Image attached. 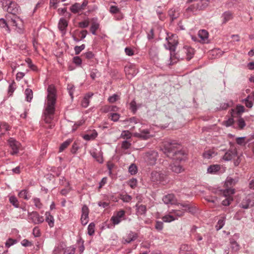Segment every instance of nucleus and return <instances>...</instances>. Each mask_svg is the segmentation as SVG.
<instances>
[{"label": "nucleus", "instance_id": "nucleus-1", "mask_svg": "<svg viewBox=\"0 0 254 254\" xmlns=\"http://www.w3.org/2000/svg\"><path fill=\"white\" fill-rule=\"evenodd\" d=\"M161 150L168 157L177 161L181 162L187 159V153L182 149L181 144L176 140L165 141Z\"/></svg>", "mask_w": 254, "mask_h": 254}, {"label": "nucleus", "instance_id": "nucleus-2", "mask_svg": "<svg viewBox=\"0 0 254 254\" xmlns=\"http://www.w3.org/2000/svg\"><path fill=\"white\" fill-rule=\"evenodd\" d=\"M176 45V44H172L170 42H168L167 45H164L166 49L169 50L170 51V59L171 61V63H174L173 62L174 59L178 60L186 59L189 61L193 57L194 52L193 48L188 46H185L177 53H175ZM175 62H176L175 61Z\"/></svg>", "mask_w": 254, "mask_h": 254}, {"label": "nucleus", "instance_id": "nucleus-3", "mask_svg": "<svg viewBox=\"0 0 254 254\" xmlns=\"http://www.w3.org/2000/svg\"><path fill=\"white\" fill-rule=\"evenodd\" d=\"M47 103L46 108L45 115L48 117L49 119H47L46 123H50L51 116L54 114L55 112V105L56 101V89L55 86L51 84L48 86L47 88Z\"/></svg>", "mask_w": 254, "mask_h": 254}, {"label": "nucleus", "instance_id": "nucleus-4", "mask_svg": "<svg viewBox=\"0 0 254 254\" xmlns=\"http://www.w3.org/2000/svg\"><path fill=\"white\" fill-rule=\"evenodd\" d=\"M254 206V194H249L242 200L239 206L243 209H248Z\"/></svg>", "mask_w": 254, "mask_h": 254}, {"label": "nucleus", "instance_id": "nucleus-5", "mask_svg": "<svg viewBox=\"0 0 254 254\" xmlns=\"http://www.w3.org/2000/svg\"><path fill=\"white\" fill-rule=\"evenodd\" d=\"M88 3V0H83L81 4L76 2L70 6V10L73 13H79L86 9Z\"/></svg>", "mask_w": 254, "mask_h": 254}, {"label": "nucleus", "instance_id": "nucleus-6", "mask_svg": "<svg viewBox=\"0 0 254 254\" xmlns=\"http://www.w3.org/2000/svg\"><path fill=\"white\" fill-rule=\"evenodd\" d=\"M235 193V190L232 188L225 189L223 191L225 199L222 202V204L224 206H229L231 202L233 200V198L231 195Z\"/></svg>", "mask_w": 254, "mask_h": 254}, {"label": "nucleus", "instance_id": "nucleus-7", "mask_svg": "<svg viewBox=\"0 0 254 254\" xmlns=\"http://www.w3.org/2000/svg\"><path fill=\"white\" fill-rule=\"evenodd\" d=\"M28 219L34 224H39L44 221V217L40 216L37 211L28 213Z\"/></svg>", "mask_w": 254, "mask_h": 254}, {"label": "nucleus", "instance_id": "nucleus-8", "mask_svg": "<svg viewBox=\"0 0 254 254\" xmlns=\"http://www.w3.org/2000/svg\"><path fill=\"white\" fill-rule=\"evenodd\" d=\"M7 142L9 147L12 150L11 154L14 155L17 154L19 152L20 143L13 137L9 138Z\"/></svg>", "mask_w": 254, "mask_h": 254}, {"label": "nucleus", "instance_id": "nucleus-9", "mask_svg": "<svg viewBox=\"0 0 254 254\" xmlns=\"http://www.w3.org/2000/svg\"><path fill=\"white\" fill-rule=\"evenodd\" d=\"M82 214L81 216V222L83 225H85L88 222V215L89 210L88 206L84 204L83 205L81 209Z\"/></svg>", "mask_w": 254, "mask_h": 254}, {"label": "nucleus", "instance_id": "nucleus-10", "mask_svg": "<svg viewBox=\"0 0 254 254\" xmlns=\"http://www.w3.org/2000/svg\"><path fill=\"white\" fill-rule=\"evenodd\" d=\"M165 177V174L160 172L153 171L151 179L153 182L162 183L164 181Z\"/></svg>", "mask_w": 254, "mask_h": 254}, {"label": "nucleus", "instance_id": "nucleus-11", "mask_svg": "<svg viewBox=\"0 0 254 254\" xmlns=\"http://www.w3.org/2000/svg\"><path fill=\"white\" fill-rule=\"evenodd\" d=\"M6 11L9 13L15 15L19 13L20 11L19 6L16 2L10 1L6 8Z\"/></svg>", "mask_w": 254, "mask_h": 254}, {"label": "nucleus", "instance_id": "nucleus-12", "mask_svg": "<svg viewBox=\"0 0 254 254\" xmlns=\"http://www.w3.org/2000/svg\"><path fill=\"white\" fill-rule=\"evenodd\" d=\"M183 208H184L185 211H188L191 213H194L196 211V207L193 206L189 202H186L179 204Z\"/></svg>", "mask_w": 254, "mask_h": 254}, {"label": "nucleus", "instance_id": "nucleus-13", "mask_svg": "<svg viewBox=\"0 0 254 254\" xmlns=\"http://www.w3.org/2000/svg\"><path fill=\"white\" fill-rule=\"evenodd\" d=\"M194 253L191 246L187 244L181 246L179 254H194Z\"/></svg>", "mask_w": 254, "mask_h": 254}, {"label": "nucleus", "instance_id": "nucleus-14", "mask_svg": "<svg viewBox=\"0 0 254 254\" xmlns=\"http://www.w3.org/2000/svg\"><path fill=\"white\" fill-rule=\"evenodd\" d=\"M237 155V151L235 149L229 150L223 156V159L226 161L231 160L233 158Z\"/></svg>", "mask_w": 254, "mask_h": 254}, {"label": "nucleus", "instance_id": "nucleus-15", "mask_svg": "<svg viewBox=\"0 0 254 254\" xmlns=\"http://www.w3.org/2000/svg\"><path fill=\"white\" fill-rule=\"evenodd\" d=\"M235 111L234 109H232L231 110V115L232 117H234V114H236L239 117H241V114L245 112V107L241 105H237Z\"/></svg>", "mask_w": 254, "mask_h": 254}, {"label": "nucleus", "instance_id": "nucleus-16", "mask_svg": "<svg viewBox=\"0 0 254 254\" xmlns=\"http://www.w3.org/2000/svg\"><path fill=\"white\" fill-rule=\"evenodd\" d=\"M135 136L143 140H147L150 138L151 135L148 129H143L140 133H136Z\"/></svg>", "mask_w": 254, "mask_h": 254}, {"label": "nucleus", "instance_id": "nucleus-17", "mask_svg": "<svg viewBox=\"0 0 254 254\" xmlns=\"http://www.w3.org/2000/svg\"><path fill=\"white\" fill-rule=\"evenodd\" d=\"M238 181L239 179L238 177L232 178L230 177H228L226 180L225 185L226 187L228 188V189L231 188V187H233L237 184Z\"/></svg>", "mask_w": 254, "mask_h": 254}, {"label": "nucleus", "instance_id": "nucleus-18", "mask_svg": "<svg viewBox=\"0 0 254 254\" xmlns=\"http://www.w3.org/2000/svg\"><path fill=\"white\" fill-rule=\"evenodd\" d=\"M221 17L223 18L222 24H226L229 21L233 19V13L230 11H225L222 14Z\"/></svg>", "mask_w": 254, "mask_h": 254}, {"label": "nucleus", "instance_id": "nucleus-19", "mask_svg": "<svg viewBox=\"0 0 254 254\" xmlns=\"http://www.w3.org/2000/svg\"><path fill=\"white\" fill-rule=\"evenodd\" d=\"M93 95V93L89 92L87 93L81 101V105L83 108H87L89 104V99L91 98Z\"/></svg>", "mask_w": 254, "mask_h": 254}, {"label": "nucleus", "instance_id": "nucleus-20", "mask_svg": "<svg viewBox=\"0 0 254 254\" xmlns=\"http://www.w3.org/2000/svg\"><path fill=\"white\" fill-rule=\"evenodd\" d=\"M162 200L166 204H173L175 201V196L173 194H168L163 197Z\"/></svg>", "mask_w": 254, "mask_h": 254}, {"label": "nucleus", "instance_id": "nucleus-21", "mask_svg": "<svg viewBox=\"0 0 254 254\" xmlns=\"http://www.w3.org/2000/svg\"><path fill=\"white\" fill-rule=\"evenodd\" d=\"M157 153L154 151H151L146 153V157L148 160H150L149 163L151 165L155 164L156 161V156Z\"/></svg>", "mask_w": 254, "mask_h": 254}, {"label": "nucleus", "instance_id": "nucleus-22", "mask_svg": "<svg viewBox=\"0 0 254 254\" xmlns=\"http://www.w3.org/2000/svg\"><path fill=\"white\" fill-rule=\"evenodd\" d=\"M45 216V220L48 223L50 227H53L54 226L55 222L54 217L51 214L50 212H46Z\"/></svg>", "mask_w": 254, "mask_h": 254}, {"label": "nucleus", "instance_id": "nucleus-23", "mask_svg": "<svg viewBox=\"0 0 254 254\" xmlns=\"http://www.w3.org/2000/svg\"><path fill=\"white\" fill-rule=\"evenodd\" d=\"M138 237L137 234L130 231L127 235V238L125 240L126 243L128 244L132 241H135Z\"/></svg>", "mask_w": 254, "mask_h": 254}, {"label": "nucleus", "instance_id": "nucleus-24", "mask_svg": "<svg viewBox=\"0 0 254 254\" xmlns=\"http://www.w3.org/2000/svg\"><path fill=\"white\" fill-rule=\"evenodd\" d=\"M136 207V213L138 215H145L147 211L146 206L145 205L136 204L135 205Z\"/></svg>", "mask_w": 254, "mask_h": 254}, {"label": "nucleus", "instance_id": "nucleus-25", "mask_svg": "<svg viewBox=\"0 0 254 254\" xmlns=\"http://www.w3.org/2000/svg\"><path fill=\"white\" fill-rule=\"evenodd\" d=\"M198 35L202 41L206 42L208 37V33L205 30H200L198 32Z\"/></svg>", "mask_w": 254, "mask_h": 254}, {"label": "nucleus", "instance_id": "nucleus-26", "mask_svg": "<svg viewBox=\"0 0 254 254\" xmlns=\"http://www.w3.org/2000/svg\"><path fill=\"white\" fill-rule=\"evenodd\" d=\"M68 25L67 21L64 18H61L60 19L58 27L60 30L63 31L64 30Z\"/></svg>", "mask_w": 254, "mask_h": 254}, {"label": "nucleus", "instance_id": "nucleus-27", "mask_svg": "<svg viewBox=\"0 0 254 254\" xmlns=\"http://www.w3.org/2000/svg\"><path fill=\"white\" fill-rule=\"evenodd\" d=\"M18 196L25 200H28L31 197V195L27 190H23L18 193Z\"/></svg>", "mask_w": 254, "mask_h": 254}, {"label": "nucleus", "instance_id": "nucleus-28", "mask_svg": "<svg viewBox=\"0 0 254 254\" xmlns=\"http://www.w3.org/2000/svg\"><path fill=\"white\" fill-rule=\"evenodd\" d=\"M220 167L219 165H210L207 168V173L210 174H215L220 170Z\"/></svg>", "mask_w": 254, "mask_h": 254}, {"label": "nucleus", "instance_id": "nucleus-29", "mask_svg": "<svg viewBox=\"0 0 254 254\" xmlns=\"http://www.w3.org/2000/svg\"><path fill=\"white\" fill-rule=\"evenodd\" d=\"M162 219L164 222H171L177 219V218L174 217V215L169 213V214L166 215L162 217Z\"/></svg>", "mask_w": 254, "mask_h": 254}, {"label": "nucleus", "instance_id": "nucleus-30", "mask_svg": "<svg viewBox=\"0 0 254 254\" xmlns=\"http://www.w3.org/2000/svg\"><path fill=\"white\" fill-rule=\"evenodd\" d=\"M98 135V133L95 130L91 134H86L83 135V138L86 140H90L95 139Z\"/></svg>", "mask_w": 254, "mask_h": 254}, {"label": "nucleus", "instance_id": "nucleus-31", "mask_svg": "<svg viewBox=\"0 0 254 254\" xmlns=\"http://www.w3.org/2000/svg\"><path fill=\"white\" fill-rule=\"evenodd\" d=\"M184 208L182 210H173L172 211L170 212V213L174 215V217L177 218V219H178V217L183 216L184 215Z\"/></svg>", "mask_w": 254, "mask_h": 254}, {"label": "nucleus", "instance_id": "nucleus-32", "mask_svg": "<svg viewBox=\"0 0 254 254\" xmlns=\"http://www.w3.org/2000/svg\"><path fill=\"white\" fill-rule=\"evenodd\" d=\"M26 100L27 102H30L33 98V91L31 89L27 88L25 90Z\"/></svg>", "mask_w": 254, "mask_h": 254}, {"label": "nucleus", "instance_id": "nucleus-33", "mask_svg": "<svg viewBox=\"0 0 254 254\" xmlns=\"http://www.w3.org/2000/svg\"><path fill=\"white\" fill-rule=\"evenodd\" d=\"M119 108L115 105L106 106L104 108V112H117L119 110Z\"/></svg>", "mask_w": 254, "mask_h": 254}, {"label": "nucleus", "instance_id": "nucleus-34", "mask_svg": "<svg viewBox=\"0 0 254 254\" xmlns=\"http://www.w3.org/2000/svg\"><path fill=\"white\" fill-rule=\"evenodd\" d=\"M72 140L68 139L61 144L59 147V152L63 151L71 143Z\"/></svg>", "mask_w": 254, "mask_h": 254}, {"label": "nucleus", "instance_id": "nucleus-35", "mask_svg": "<svg viewBox=\"0 0 254 254\" xmlns=\"http://www.w3.org/2000/svg\"><path fill=\"white\" fill-rule=\"evenodd\" d=\"M209 0H201L200 1L197 3L199 10H203L206 8L208 5V1Z\"/></svg>", "mask_w": 254, "mask_h": 254}, {"label": "nucleus", "instance_id": "nucleus-36", "mask_svg": "<svg viewBox=\"0 0 254 254\" xmlns=\"http://www.w3.org/2000/svg\"><path fill=\"white\" fill-rule=\"evenodd\" d=\"M9 201L15 208L19 207V202L17 198L15 196H11L9 197Z\"/></svg>", "mask_w": 254, "mask_h": 254}, {"label": "nucleus", "instance_id": "nucleus-37", "mask_svg": "<svg viewBox=\"0 0 254 254\" xmlns=\"http://www.w3.org/2000/svg\"><path fill=\"white\" fill-rule=\"evenodd\" d=\"M136 103L134 99L132 100L129 103V109L131 111L133 114H135L137 110Z\"/></svg>", "mask_w": 254, "mask_h": 254}, {"label": "nucleus", "instance_id": "nucleus-38", "mask_svg": "<svg viewBox=\"0 0 254 254\" xmlns=\"http://www.w3.org/2000/svg\"><path fill=\"white\" fill-rule=\"evenodd\" d=\"M99 24L98 23L96 22H94L92 23V24H91L90 28V30L93 35H96V31L99 28Z\"/></svg>", "mask_w": 254, "mask_h": 254}, {"label": "nucleus", "instance_id": "nucleus-39", "mask_svg": "<svg viewBox=\"0 0 254 254\" xmlns=\"http://www.w3.org/2000/svg\"><path fill=\"white\" fill-rule=\"evenodd\" d=\"M225 222V217H223L220 219H219L216 225L215 226V228L216 230H220L224 225Z\"/></svg>", "mask_w": 254, "mask_h": 254}, {"label": "nucleus", "instance_id": "nucleus-40", "mask_svg": "<svg viewBox=\"0 0 254 254\" xmlns=\"http://www.w3.org/2000/svg\"><path fill=\"white\" fill-rule=\"evenodd\" d=\"M194 239L196 240V241L198 242V245L199 246H201L202 245H203V242H201V241L204 239L203 236H201L199 233H195L194 234Z\"/></svg>", "mask_w": 254, "mask_h": 254}, {"label": "nucleus", "instance_id": "nucleus-41", "mask_svg": "<svg viewBox=\"0 0 254 254\" xmlns=\"http://www.w3.org/2000/svg\"><path fill=\"white\" fill-rule=\"evenodd\" d=\"M91 156L99 163H102L103 159L102 156L100 154H97L95 152H91Z\"/></svg>", "mask_w": 254, "mask_h": 254}, {"label": "nucleus", "instance_id": "nucleus-42", "mask_svg": "<svg viewBox=\"0 0 254 254\" xmlns=\"http://www.w3.org/2000/svg\"><path fill=\"white\" fill-rule=\"evenodd\" d=\"M67 90L71 99L73 98V92L75 90V86L70 83L67 84Z\"/></svg>", "mask_w": 254, "mask_h": 254}, {"label": "nucleus", "instance_id": "nucleus-43", "mask_svg": "<svg viewBox=\"0 0 254 254\" xmlns=\"http://www.w3.org/2000/svg\"><path fill=\"white\" fill-rule=\"evenodd\" d=\"M0 26L1 28L5 29V30L7 32H10L9 27H8V24L5 19L3 18H1L0 19Z\"/></svg>", "mask_w": 254, "mask_h": 254}, {"label": "nucleus", "instance_id": "nucleus-44", "mask_svg": "<svg viewBox=\"0 0 254 254\" xmlns=\"http://www.w3.org/2000/svg\"><path fill=\"white\" fill-rule=\"evenodd\" d=\"M171 170L176 173H180L183 171V169L181 166L176 165H172Z\"/></svg>", "mask_w": 254, "mask_h": 254}, {"label": "nucleus", "instance_id": "nucleus-45", "mask_svg": "<svg viewBox=\"0 0 254 254\" xmlns=\"http://www.w3.org/2000/svg\"><path fill=\"white\" fill-rule=\"evenodd\" d=\"M88 234L89 236H92L95 233V224L93 222L89 224L88 226Z\"/></svg>", "mask_w": 254, "mask_h": 254}, {"label": "nucleus", "instance_id": "nucleus-46", "mask_svg": "<svg viewBox=\"0 0 254 254\" xmlns=\"http://www.w3.org/2000/svg\"><path fill=\"white\" fill-rule=\"evenodd\" d=\"M149 54L151 58H155L158 56V52L156 47H152L150 49Z\"/></svg>", "mask_w": 254, "mask_h": 254}, {"label": "nucleus", "instance_id": "nucleus-47", "mask_svg": "<svg viewBox=\"0 0 254 254\" xmlns=\"http://www.w3.org/2000/svg\"><path fill=\"white\" fill-rule=\"evenodd\" d=\"M168 14L171 19V21H173L176 19L179 15L178 13H176L174 10L170 9L168 11Z\"/></svg>", "mask_w": 254, "mask_h": 254}, {"label": "nucleus", "instance_id": "nucleus-48", "mask_svg": "<svg viewBox=\"0 0 254 254\" xmlns=\"http://www.w3.org/2000/svg\"><path fill=\"white\" fill-rule=\"evenodd\" d=\"M26 62L27 63L28 66L33 71H36L37 69V66L32 64V60L30 58H26L25 60Z\"/></svg>", "mask_w": 254, "mask_h": 254}, {"label": "nucleus", "instance_id": "nucleus-49", "mask_svg": "<svg viewBox=\"0 0 254 254\" xmlns=\"http://www.w3.org/2000/svg\"><path fill=\"white\" fill-rule=\"evenodd\" d=\"M121 137L126 139H130L131 137V134L128 130H123L121 134Z\"/></svg>", "mask_w": 254, "mask_h": 254}, {"label": "nucleus", "instance_id": "nucleus-50", "mask_svg": "<svg viewBox=\"0 0 254 254\" xmlns=\"http://www.w3.org/2000/svg\"><path fill=\"white\" fill-rule=\"evenodd\" d=\"M85 48V45L84 44H82L81 46H76L74 48V50L75 52V54L76 55H79L80 52L83 50Z\"/></svg>", "mask_w": 254, "mask_h": 254}, {"label": "nucleus", "instance_id": "nucleus-51", "mask_svg": "<svg viewBox=\"0 0 254 254\" xmlns=\"http://www.w3.org/2000/svg\"><path fill=\"white\" fill-rule=\"evenodd\" d=\"M90 76L94 80L99 74V71L96 68H92L90 70Z\"/></svg>", "mask_w": 254, "mask_h": 254}, {"label": "nucleus", "instance_id": "nucleus-52", "mask_svg": "<svg viewBox=\"0 0 254 254\" xmlns=\"http://www.w3.org/2000/svg\"><path fill=\"white\" fill-rule=\"evenodd\" d=\"M137 169L136 166L134 164H131L128 168V172L131 175H134L137 173Z\"/></svg>", "mask_w": 254, "mask_h": 254}, {"label": "nucleus", "instance_id": "nucleus-53", "mask_svg": "<svg viewBox=\"0 0 254 254\" xmlns=\"http://www.w3.org/2000/svg\"><path fill=\"white\" fill-rule=\"evenodd\" d=\"M199 10V7H198L197 3L196 4L190 5L186 9L187 12H194L196 10Z\"/></svg>", "mask_w": 254, "mask_h": 254}, {"label": "nucleus", "instance_id": "nucleus-54", "mask_svg": "<svg viewBox=\"0 0 254 254\" xmlns=\"http://www.w3.org/2000/svg\"><path fill=\"white\" fill-rule=\"evenodd\" d=\"M33 202L34 205L38 209H40L42 207L43 204L41 202L40 199L39 198L35 197L33 198Z\"/></svg>", "mask_w": 254, "mask_h": 254}, {"label": "nucleus", "instance_id": "nucleus-55", "mask_svg": "<svg viewBox=\"0 0 254 254\" xmlns=\"http://www.w3.org/2000/svg\"><path fill=\"white\" fill-rule=\"evenodd\" d=\"M137 180L135 178H132L128 181L127 184L132 189H134L137 186Z\"/></svg>", "mask_w": 254, "mask_h": 254}, {"label": "nucleus", "instance_id": "nucleus-56", "mask_svg": "<svg viewBox=\"0 0 254 254\" xmlns=\"http://www.w3.org/2000/svg\"><path fill=\"white\" fill-rule=\"evenodd\" d=\"M120 99L119 96L116 94H113L112 96L108 98V101L111 103H115L116 101Z\"/></svg>", "mask_w": 254, "mask_h": 254}, {"label": "nucleus", "instance_id": "nucleus-57", "mask_svg": "<svg viewBox=\"0 0 254 254\" xmlns=\"http://www.w3.org/2000/svg\"><path fill=\"white\" fill-rule=\"evenodd\" d=\"M203 238L206 245H208L211 243V236L210 234H204L203 235Z\"/></svg>", "mask_w": 254, "mask_h": 254}, {"label": "nucleus", "instance_id": "nucleus-58", "mask_svg": "<svg viewBox=\"0 0 254 254\" xmlns=\"http://www.w3.org/2000/svg\"><path fill=\"white\" fill-rule=\"evenodd\" d=\"M237 124H238L239 128L241 129H243L244 128V127L246 126V123H245V122L244 119H243L241 117L238 120Z\"/></svg>", "mask_w": 254, "mask_h": 254}, {"label": "nucleus", "instance_id": "nucleus-59", "mask_svg": "<svg viewBox=\"0 0 254 254\" xmlns=\"http://www.w3.org/2000/svg\"><path fill=\"white\" fill-rule=\"evenodd\" d=\"M2 130L4 131L9 130V126L7 123L3 122L0 124V131H2Z\"/></svg>", "mask_w": 254, "mask_h": 254}, {"label": "nucleus", "instance_id": "nucleus-60", "mask_svg": "<svg viewBox=\"0 0 254 254\" xmlns=\"http://www.w3.org/2000/svg\"><path fill=\"white\" fill-rule=\"evenodd\" d=\"M82 56L88 60L93 59L95 57L94 54L91 51H88L82 55Z\"/></svg>", "mask_w": 254, "mask_h": 254}, {"label": "nucleus", "instance_id": "nucleus-61", "mask_svg": "<svg viewBox=\"0 0 254 254\" xmlns=\"http://www.w3.org/2000/svg\"><path fill=\"white\" fill-rule=\"evenodd\" d=\"M16 243L17 241L16 240L9 238L7 240L5 245L6 247L9 248Z\"/></svg>", "mask_w": 254, "mask_h": 254}, {"label": "nucleus", "instance_id": "nucleus-62", "mask_svg": "<svg viewBox=\"0 0 254 254\" xmlns=\"http://www.w3.org/2000/svg\"><path fill=\"white\" fill-rule=\"evenodd\" d=\"M254 100H248L247 99H243L242 102L245 103V105L249 108H251L253 106Z\"/></svg>", "mask_w": 254, "mask_h": 254}, {"label": "nucleus", "instance_id": "nucleus-63", "mask_svg": "<svg viewBox=\"0 0 254 254\" xmlns=\"http://www.w3.org/2000/svg\"><path fill=\"white\" fill-rule=\"evenodd\" d=\"M214 153L211 150H207L203 152V157L206 159H210L212 157V154Z\"/></svg>", "mask_w": 254, "mask_h": 254}, {"label": "nucleus", "instance_id": "nucleus-64", "mask_svg": "<svg viewBox=\"0 0 254 254\" xmlns=\"http://www.w3.org/2000/svg\"><path fill=\"white\" fill-rule=\"evenodd\" d=\"M120 117V114L118 113H111L109 118L114 122H117Z\"/></svg>", "mask_w": 254, "mask_h": 254}]
</instances>
